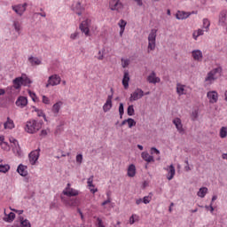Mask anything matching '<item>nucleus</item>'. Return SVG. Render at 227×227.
Listing matches in <instances>:
<instances>
[{
    "label": "nucleus",
    "instance_id": "f257e3e1",
    "mask_svg": "<svg viewBox=\"0 0 227 227\" xmlns=\"http://www.w3.org/2000/svg\"><path fill=\"white\" fill-rule=\"evenodd\" d=\"M14 90H20L21 86H29L33 84V81L27 77L25 74H22L21 76L15 78L13 81Z\"/></svg>",
    "mask_w": 227,
    "mask_h": 227
},
{
    "label": "nucleus",
    "instance_id": "f03ea898",
    "mask_svg": "<svg viewBox=\"0 0 227 227\" xmlns=\"http://www.w3.org/2000/svg\"><path fill=\"white\" fill-rule=\"evenodd\" d=\"M42 125H43V121H36V120H30V121H27L25 130L28 134H35V133L38 132V130H40V129H42Z\"/></svg>",
    "mask_w": 227,
    "mask_h": 227
},
{
    "label": "nucleus",
    "instance_id": "7ed1b4c3",
    "mask_svg": "<svg viewBox=\"0 0 227 227\" xmlns=\"http://www.w3.org/2000/svg\"><path fill=\"white\" fill-rule=\"evenodd\" d=\"M157 39V29L153 28L151 30L148 35V50L155 51V40Z\"/></svg>",
    "mask_w": 227,
    "mask_h": 227
},
{
    "label": "nucleus",
    "instance_id": "20e7f679",
    "mask_svg": "<svg viewBox=\"0 0 227 227\" xmlns=\"http://www.w3.org/2000/svg\"><path fill=\"white\" fill-rule=\"evenodd\" d=\"M59 84H61V77L58 74H52L49 76L45 88H49L50 86H58Z\"/></svg>",
    "mask_w": 227,
    "mask_h": 227
},
{
    "label": "nucleus",
    "instance_id": "39448f33",
    "mask_svg": "<svg viewBox=\"0 0 227 227\" xmlns=\"http://www.w3.org/2000/svg\"><path fill=\"white\" fill-rule=\"evenodd\" d=\"M28 158L30 164H32V166H35L36 164V160H38V159L40 158V148L32 151L28 154Z\"/></svg>",
    "mask_w": 227,
    "mask_h": 227
},
{
    "label": "nucleus",
    "instance_id": "423d86ee",
    "mask_svg": "<svg viewBox=\"0 0 227 227\" xmlns=\"http://www.w3.org/2000/svg\"><path fill=\"white\" fill-rule=\"evenodd\" d=\"M145 97V91L143 90L137 88L129 98L130 102H136V100H139V98H143Z\"/></svg>",
    "mask_w": 227,
    "mask_h": 227
},
{
    "label": "nucleus",
    "instance_id": "0eeeda50",
    "mask_svg": "<svg viewBox=\"0 0 227 227\" xmlns=\"http://www.w3.org/2000/svg\"><path fill=\"white\" fill-rule=\"evenodd\" d=\"M109 6L112 12H118V10H121V8H123V4H121L120 0H112Z\"/></svg>",
    "mask_w": 227,
    "mask_h": 227
},
{
    "label": "nucleus",
    "instance_id": "6e6552de",
    "mask_svg": "<svg viewBox=\"0 0 227 227\" xmlns=\"http://www.w3.org/2000/svg\"><path fill=\"white\" fill-rule=\"evenodd\" d=\"M173 123L179 134H185V129H184V125L182 124V120H180V118L174 119Z\"/></svg>",
    "mask_w": 227,
    "mask_h": 227
},
{
    "label": "nucleus",
    "instance_id": "1a4fd4ad",
    "mask_svg": "<svg viewBox=\"0 0 227 227\" xmlns=\"http://www.w3.org/2000/svg\"><path fill=\"white\" fill-rule=\"evenodd\" d=\"M147 82L150 84H157V82H160V78L157 77V74H155L154 71H153L148 76H147Z\"/></svg>",
    "mask_w": 227,
    "mask_h": 227
},
{
    "label": "nucleus",
    "instance_id": "9d476101",
    "mask_svg": "<svg viewBox=\"0 0 227 227\" xmlns=\"http://www.w3.org/2000/svg\"><path fill=\"white\" fill-rule=\"evenodd\" d=\"M10 143H12L13 145V152H16L18 155H21L22 154V151L20 150V145H19V141H17V139L12 137L10 138Z\"/></svg>",
    "mask_w": 227,
    "mask_h": 227
},
{
    "label": "nucleus",
    "instance_id": "9b49d317",
    "mask_svg": "<svg viewBox=\"0 0 227 227\" xmlns=\"http://www.w3.org/2000/svg\"><path fill=\"white\" fill-rule=\"evenodd\" d=\"M207 98L209 99L210 104H215L219 98V95L217 94V91H208L207 92Z\"/></svg>",
    "mask_w": 227,
    "mask_h": 227
},
{
    "label": "nucleus",
    "instance_id": "f8f14e48",
    "mask_svg": "<svg viewBox=\"0 0 227 227\" xmlns=\"http://www.w3.org/2000/svg\"><path fill=\"white\" fill-rule=\"evenodd\" d=\"M89 20H84L80 24V29L82 33H84L85 36H90V27H88Z\"/></svg>",
    "mask_w": 227,
    "mask_h": 227
},
{
    "label": "nucleus",
    "instance_id": "ddd939ff",
    "mask_svg": "<svg viewBox=\"0 0 227 227\" xmlns=\"http://www.w3.org/2000/svg\"><path fill=\"white\" fill-rule=\"evenodd\" d=\"M16 106H18V107H21V109H23V107H26V106H27V98L24 96L19 97L16 100Z\"/></svg>",
    "mask_w": 227,
    "mask_h": 227
},
{
    "label": "nucleus",
    "instance_id": "4468645a",
    "mask_svg": "<svg viewBox=\"0 0 227 227\" xmlns=\"http://www.w3.org/2000/svg\"><path fill=\"white\" fill-rule=\"evenodd\" d=\"M20 223H16V227H31V223L27 219H24V216H20Z\"/></svg>",
    "mask_w": 227,
    "mask_h": 227
},
{
    "label": "nucleus",
    "instance_id": "2eb2a0df",
    "mask_svg": "<svg viewBox=\"0 0 227 227\" xmlns=\"http://www.w3.org/2000/svg\"><path fill=\"white\" fill-rule=\"evenodd\" d=\"M192 56L195 61H201L203 59V52L200 50L192 51Z\"/></svg>",
    "mask_w": 227,
    "mask_h": 227
},
{
    "label": "nucleus",
    "instance_id": "dca6fc26",
    "mask_svg": "<svg viewBox=\"0 0 227 227\" xmlns=\"http://www.w3.org/2000/svg\"><path fill=\"white\" fill-rule=\"evenodd\" d=\"M17 172L20 176H27V166L20 164L17 168Z\"/></svg>",
    "mask_w": 227,
    "mask_h": 227
},
{
    "label": "nucleus",
    "instance_id": "f3484780",
    "mask_svg": "<svg viewBox=\"0 0 227 227\" xmlns=\"http://www.w3.org/2000/svg\"><path fill=\"white\" fill-rule=\"evenodd\" d=\"M191 13L182 11H178L176 14V18L177 19V20H184L185 19H189Z\"/></svg>",
    "mask_w": 227,
    "mask_h": 227
},
{
    "label": "nucleus",
    "instance_id": "a211bd4d",
    "mask_svg": "<svg viewBox=\"0 0 227 227\" xmlns=\"http://www.w3.org/2000/svg\"><path fill=\"white\" fill-rule=\"evenodd\" d=\"M167 171H168V176H167L168 180H173V178L175 177V173H176L175 166H173V164H171L167 168Z\"/></svg>",
    "mask_w": 227,
    "mask_h": 227
},
{
    "label": "nucleus",
    "instance_id": "6ab92c4d",
    "mask_svg": "<svg viewBox=\"0 0 227 227\" xmlns=\"http://www.w3.org/2000/svg\"><path fill=\"white\" fill-rule=\"evenodd\" d=\"M63 194H65V196H78L79 195V192L77 190H74V189H70V188H66V190L63 191Z\"/></svg>",
    "mask_w": 227,
    "mask_h": 227
},
{
    "label": "nucleus",
    "instance_id": "aec40b11",
    "mask_svg": "<svg viewBox=\"0 0 227 227\" xmlns=\"http://www.w3.org/2000/svg\"><path fill=\"white\" fill-rule=\"evenodd\" d=\"M141 157L144 160H145V162H155V159H153V156L150 155V153H148L147 152H143L141 153Z\"/></svg>",
    "mask_w": 227,
    "mask_h": 227
},
{
    "label": "nucleus",
    "instance_id": "412c9836",
    "mask_svg": "<svg viewBox=\"0 0 227 227\" xmlns=\"http://www.w3.org/2000/svg\"><path fill=\"white\" fill-rule=\"evenodd\" d=\"M4 217L3 218V220L5 223H13V221H15V213L11 212L8 215L6 214V212H4Z\"/></svg>",
    "mask_w": 227,
    "mask_h": 227
},
{
    "label": "nucleus",
    "instance_id": "4be33fe9",
    "mask_svg": "<svg viewBox=\"0 0 227 227\" xmlns=\"http://www.w3.org/2000/svg\"><path fill=\"white\" fill-rule=\"evenodd\" d=\"M129 81H130V77L129 76V71L124 72V75L122 78V85L124 90H129Z\"/></svg>",
    "mask_w": 227,
    "mask_h": 227
},
{
    "label": "nucleus",
    "instance_id": "5701e85b",
    "mask_svg": "<svg viewBox=\"0 0 227 227\" xmlns=\"http://www.w3.org/2000/svg\"><path fill=\"white\" fill-rule=\"evenodd\" d=\"M12 10L21 17V15H24L25 9L22 7V4H18V5H12Z\"/></svg>",
    "mask_w": 227,
    "mask_h": 227
},
{
    "label": "nucleus",
    "instance_id": "b1692460",
    "mask_svg": "<svg viewBox=\"0 0 227 227\" xmlns=\"http://www.w3.org/2000/svg\"><path fill=\"white\" fill-rule=\"evenodd\" d=\"M224 22H226V12L223 11L220 12L218 24L219 26H224Z\"/></svg>",
    "mask_w": 227,
    "mask_h": 227
},
{
    "label": "nucleus",
    "instance_id": "393cba45",
    "mask_svg": "<svg viewBox=\"0 0 227 227\" xmlns=\"http://www.w3.org/2000/svg\"><path fill=\"white\" fill-rule=\"evenodd\" d=\"M128 176H130L131 178L136 176V165L131 164L128 168Z\"/></svg>",
    "mask_w": 227,
    "mask_h": 227
},
{
    "label": "nucleus",
    "instance_id": "a878e982",
    "mask_svg": "<svg viewBox=\"0 0 227 227\" xmlns=\"http://www.w3.org/2000/svg\"><path fill=\"white\" fill-rule=\"evenodd\" d=\"M207 192H208V188L201 187V188H200L199 192H197V196H199V198H205V196H207Z\"/></svg>",
    "mask_w": 227,
    "mask_h": 227
},
{
    "label": "nucleus",
    "instance_id": "bb28decb",
    "mask_svg": "<svg viewBox=\"0 0 227 227\" xmlns=\"http://www.w3.org/2000/svg\"><path fill=\"white\" fill-rule=\"evenodd\" d=\"M28 61L32 65V67L35 65H42V60H39V59L36 57H33V56L29 57Z\"/></svg>",
    "mask_w": 227,
    "mask_h": 227
},
{
    "label": "nucleus",
    "instance_id": "cd10ccee",
    "mask_svg": "<svg viewBox=\"0 0 227 227\" xmlns=\"http://www.w3.org/2000/svg\"><path fill=\"white\" fill-rule=\"evenodd\" d=\"M61 106H63V102L61 101L55 103L52 106V112L55 114H58V113H59V110L61 109Z\"/></svg>",
    "mask_w": 227,
    "mask_h": 227
},
{
    "label": "nucleus",
    "instance_id": "c85d7f7f",
    "mask_svg": "<svg viewBox=\"0 0 227 227\" xmlns=\"http://www.w3.org/2000/svg\"><path fill=\"white\" fill-rule=\"evenodd\" d=\"M4 129H15V124L13 123V121L11 120L9 117L7 118V121L4 124Z\"/></svg>",
    "mask_w": 227,
    "mask_h": 227
},
{
    "label": "nucleus",
    "instance_id": "c756f323",
    "mask_svg": "<svg viewBox=\"0 0 227 227\" xmlns=\"http://www.w3.org/2000/svg\"><path fill=\"white\" fill-rule=\"evenodd\" d=\"M112 107H113V101H106V103L103 106L104 113H107V112L111 111Z\"/></svg>",
    "mask_w": 227,
    "mask_h": 227
},
{
    "label": "nucleus",
    "instance_id": "7c9ffc66",
    "mask_svg": "<svg viewBox=\"0 0 227 227\" xmlns=\"http://www.w3.org/2000/svg\"><path fill=\"white\" fill-rule=\"evenodd\" d=\"M215 79H217L215 77V75L212 73V71H210L209 73H207V77L205 78L206 82H212V81H215Z\"/></svg>",
    "mask_w": 227,
    "mask_h": 227
},
{
    "label": "nucleus",
    "instance_id": "2f4dec72",
    "mask_svg": "<svg viewBox=\"0 0 227 227\" xmlns=\"http://www.w3.org/2000/svg\"><path fill=\"white\" fill-rule=\"evenodd\" d=\"M227 137V127L223 126L220 129V137L224 139Z\"/></svg>",
    "mask_w": 227,
    "mask_h": 227
},
{
    "label": "nucleus",
    "instance_id": "473e14b6",
    "mask_svg": "<svg viewBox=\"0 0 227 227\" xmlns=\"http://www.w3.org/2000/svg\"><path fill=\"white\" fill-rule=\"evenodd\" d=\"M13 27L15 29L16 33L20 34V30L22 29V27L20 26V22L19 21H13Z\"/></svg>",
    "mask_w": 227,
    "mask_h": 227
},
{
    "label": "nucleus",
    "instance_id": "72a5a7b5",
    "mask_svg": "<svg viewBox=\"0 0 227 227\" xmlns=\"http://www.w3.org/2000/svg\"><path fill=\"white\" fill-rule=\"evenodd\" d=\"M8 171H10V165L0 164V173H8Z\"/></svg>",
    "mask_w": 227,
    "mask_h": 227
},
{
    "label": "nucleus",
    "instance_id": "f704fd0d",
    "mask_svg": "<svg viewBox=\"0 0 227 227\" xmlns=\"http://www.w3.org/2000/svg\"><path fill=\"white\" fill-rule=\"evenodd\" d=\"M127 114H128V116H134L135 110H134V106L133 105H130V106H128Z\"/></svg>",
    "mask_w": 227,
    "mask_h": 227
},
{
    "label": "nucleus",
    "instance_id": "c9c22d12",
    "mask_svg": "<svg viewBox=\"0 0 227 227\" xmlns=\"http://www.w3.org/2000/svg\"><path fill=\"white\" fill-rule=\"evenodd\" d=\"M124 114H125V108L123 106V103H120V105H119V114H120L121 120V118H123Z\"/></svg>",
    "mask_w": 227,
    "mask_h": 227
},
{
    "label": "nucleus",
    "instance_id": "e433bc0d",
    "mask_svg": "<svg viewBox=\"0 0 227 227\" xmlns=\"http://www.w3.org/2000/svg\"><path fill=\"white\" fill-rule=\"evenodd\" d=\"M203 27H204V29H206L207 32L210 28V20H208V19L203 20Z\"/></svg>",
    "mask_w": 227,
    "mask_h": 227
},
{
    "label": "nucleus",
    "instance_id": "4c0bfd02",
    "mask_svg": "<svg viewBox=\"0 0 227 227\" xmlns=\"http://www.w3.org/2000/svg\"><path fill=\"white\" fill-rule=\"evenodd\" d=\"M127 123H128L129 129H132V127H136V123H137V122L135 121L134 119H132V118H128V119H127Z\"/></svg>",
    "mask_w": 227,
    "mask_h": 227
},
{
    "label": "nucleus",
    "instance_id": "58836bf2",
    "mask_svg": "<svg viewBox=\"0 0 227 227\" xmlns=\"http://www.w3.org/2000/svg\"><path fill=\"white\" fill-rule=\"evenodd\" d=\"M211 73L214 74L215 75L217 74H222L223 73V67H218L216 68H214L213 70H211Z\"/></svg>",
    "mask_w": 227,
    "mask_h": 227
},
{
    "label": "nucleus",
    "instance_id": "ea45409f",
    "mask_svg": "<svg viewBox=\"0 0 227 227\" xmlns=\"http://www.w3.org/2000/svg\"><path fill=\"white\" fill-rule=\"evenodd\" d=\"M129 65H130V60L121 59L122 68H127V67H129Z\"/></svg>",
    "mask_w": 227,
    "mask_h": 227
},
{
    "label": "nucleus",
    "instance_id": "a19ab883",
    "mask_svg": "<svg viewBox=\"0 0 227 227\" xmlns=\"http://www.w3.org/2000/svg\"><path fill=\"white\" fill-rule=\"evenodd\" d=\"M143 203H145V205H148V203H150V201H152V196L148 195L145 196L142 199Z\"/></svg>",
    "mask_w": 227,
    "mask_h": 227
},
{
    "label": "nucleus",
    "instance_id": "79ce46f5",
    "mask_svg": "<svg viewBox=\"0 0 227 227\" xmlns=\"http://www.w3.org/2000/svg\"><path fill=\"white\" fill-rule=\"evenodd\" d=\"M76 162L81 166L82 164V154H77L76 155Z\"/></svg>",
    "mask_w": 227,
    "mask_h": 227
},
{
    "label": "nucleus",
    "instance_id": "37998d69",
    "mask_svg": "<svg viewBox=\"0 0 227 227\" xmlns=\"http://www.w3.org/2000/svg\"><path fill=\"white\" fill-rule=\"evenodd\" d=\"M87 184H88L89 187H95V185H93V176H90L88 178Z\"/></svg>",
    "mask_w": 227,
    "mask_h": 227
},
{
    "label": "nucleus",
    "instance_id": "c03bdc74",
    "mask_svg": "<svg viewBox=\"0 0 227 227\" xmlns=\"http://www.w3.org/2000/svg\"><path fill=\"white\" fill-rule=\"evenodd\" d=\"M118 26L121 27V29L125 28V26H127V21L121 20L118 23Z\"/></svg>",
    "mask_w": 227,
    "mask_h": 227
},
{
    "label": "nucleus",
    "instance_id": "a18cd8bd",
    "mask_svg": "<svg viewBox=\"0 0 227 227\" xmlns=\"http://www.w3.org/2000/svg\"><path fill=\"white\" fill-rule=\"evenodd\" d=\"M151 153L152 155H153V153H155L156 155H160V151H159V149H157L156 147H152Z\"/></svg>",
    "mask_w": 227,
    "mask_h": 227
},
{
    "label": "nucleus",
    "instance_id": "49530a36",
    "mask_svg": "<svg viewBox=\"0 0 227 227\" xmlns=\"http://www.w3.org/2000/svg\"><path fill=\"white\" fill-rule=\"evenodd\" d=\"M192 120L193 121H195V120H198V111L194 110L192 113Z\"/></svg>",
    "mask_w": 227,
    "mask_h": 227
},
{
    "label": "nucleus",
    "instance_id": "de8ad7c7",
    "mask_svg": "<svg viewBox=\"0 0 227 227\" xmlns=\"http://www.w3.org/2000/svg\"><path fill=\"white\" fill-rule=\"evenodd\" d=\"M70 38L71 40H77V38H79V32H74V34H71Z\"/></svg>",
    "mask_w": 227,
    "mask_h": 227
},
{
    "label": "nucleus",
    "instance_id": "09e8293b",
    "mask_svg": "<svg viewBox=\"0 0 227 227\" xmlns=\"http://www.w3.org/2000/svg\"><path fill=\"white\" fill-rule=\"evenodd\" d=\"M184 86H179V87H177L176 88V91H177V93H178V95H184Z\"/></svg>",
    "mask_w": 227,
    "mask_h": 227
},
{
    "label": "nucleus",
    "instance_id": "8fccbe9b",
    "mask_svg": "<svg viewBox=\"0 0 227 227\" xmlns=\"http://www.w3.org/2000/svg\"><path fill=\"white\" fill-rule=\"evenodd\" d=\"M203 35H204V31H203L202 29H198V30H197V35H196V37H195V40H198V37H199V36H203Z\"/></svg>",
    "mask_w": 227,
    "mask_h": 227
},
{
    "label": "nucleus",
    "instance_id": "3c124183",
    "mask_svg": "<svg viewBox=\"0 0 227 227\" xmlns=\"http://www.w3.org/2000/svg\"><path fill=\"white\" fill-rule=\"evenodd\" d=\"M43 104L49 105L51 104V100L46 96H43Z\"/></svg>",
    "mask_w": 227,
    "mask_h": 227
},
{
    "label": "nucleus",
    "instance_id": "603ef678",
    "mask_svg": "<svg viewBox=\"0 0 227 227\" xmlns=\"http://www.w3.org/2000/svg\"><path fill=\"white\" fill-rule=\"evenodd\" d=\"M213 203L211 202L209 206H205V208H207V210H210L211 214L214 213V206H212Z\"/></svg>",
    "mask_w": 227,
    "mask_h": 227
},
{
    "label": "nucleus",
    "instance_id": "864d4df0",
    "mask_svg": "<svg viewBox=\"0 0 227 227\" xmlns=\"http://www.w3.org/2000/svg\"><path fill=\"white\" fill-rule=\"evenodd\" d=\"M30 97L32 98L33 102H36V98H35V97H36V94L34 92H31V90L28 91Z\"/></svg>",
    "mask_w": 227,
    "mask_h": 227
},
{
    "label": "nucleus",
    "instance_id": "5fc2aeb1",
    "mask_svg": "<svg viewBox=\"0 0 227 227\" xmlns=\"http://www.w3.org/2000/svg\"><path fill=\"white\" fill-rule=\"evenodd\" d=\"M77 10H82V6H81V2H77L75 7H74V12Z\"/></svg>",
    "mask_w": 227,
    "mask_h": 227
},
{
    "label": "nucleus",
    "instance_id": "6e6d98bb",
    "mask_svg": "<svg viewBox=\"0 0 227 227\" xmlns=\"http://www.w3.org/2000/svg\"><path fill=\"white\" fill-rule=\"evenodd\" d=\"M98 59H99V61H102V59H104V54L101 51H98Z\"/></svg>",
    "mask_w": 227,
    "mask_h": 227
},
{
    "label": "nucleus",
    "instance_id": "4d7b16f0",
    "mask_svg": "<svg viewBox=\"0 0 227 227\" xmlns=\"http://www.w3.org/2000/svg\"><path fill=\"white\" fill-rule=\"evenodd\" d=\"M40 136H41L42 137H45V136H47V129H43V130L41 131Z\"/></svg>",
    "mask_w": 227,
    "mask_h": 227
},
{
    "label": "nucleus",
    "instance_id": "13d9d810",
    "mask_svg": "<svg viewBox=\"0 0 227 227\" xmlns=\"http://www.w3.org/2000/svg\"><path fill=\"white\" fill-rule=\"evenodd\" d=\"M109 203H111V199L110 198H108L106 200H105L104 202H102V207H104V206H106V205H107V204H109Z\"/></svg>",
    "mask_w": 227,
    "mask_h": 227
},
{
    "label": "nucleus",
    "instance_id": "bf43d9fd",
    "mask_svg": "<svg viewBox=\"0 0 227 227\" xmlns=\"http://www.w3.org/2000/svg\"><path fill=\"white\" fill-rule=\"evenodd\" d=\"M37 116H39V118L40 117H43V116H45V114L43 113V111H42V110H39L38 112H37Z\"/></svg>",
    "mask_w": 227,
    "mask_h": 227
},
{
    "label": "nucleus",
    "instance_id": "052dcab7",
    "mask_svg": "<svg viewBox=\"0 0 227 227\" xmlns=\"http://www.w3.org/2000/svg\"><path fill=\"white\" fill-rule=\"evenodd\" d=\"M136 223V220H134V215H131L130 217H129V223L130 224H134Z\"/></svg>",
    "mask_w": 227,
    "mask_h": 227
},
{
    "label": "nucleus",
    "instance_id": "680f3d73",
    "mask_svg": "<svg viewBox=\"0 0 227 227\" xmlns=\"http://www.w3.org/2000/svg\"><path fill=\"white\" fill-rule=\"evenodd\" d=\"M134 1L137 3V6H143V0H134Z\"/></svg>",
    "mask_w": 227,
    "mask_h": 227
},
{
    "label": "nucleus",
    "instance_id": "e2e57ef3",
    "mask_svg": "<svg viewBox=\"0 0 227 227\" xmlns=\"http://www.w3.org/2000/svg\"><path fill=\"white\" fill-rule=\"evenodd\" d=\"M113 95H114V94L109 95V96L107 97L106 101H108V102H113Z\"/></svg>",
    "mask_w": 227,
    "mask_h": 227
},
{
    "label": "nucleus",
    "instance_id": "0e129e2a",
    "mask_svg": "<svg viewBox=\"0 0 227 227\" xmlns=\"http://www.w3.org/2000/svg\"><path fill=\"white\" fill-rule=\"evenodd\" d=\"M137 205H141L143 203V199H138L136 200Z\"/></svg>",
    "mask_w": 227,
    "mask_h": 227
},
{
    "label": "nucleus",
    "instance_id": "69168bd1",
    "mask_svg": "<svg viewBox=\"0 0 227 227\" xmlns=\"http://www.w3.org/2000/svg\"><path fill=\"white\" fill-rule=\"evenodd\" d=\"M75 13H76V15H79V16L82 15V10L75 11Z\"/></svg>",
    "mask_w": 227,
    "mask_h": 227
},
{
    "label": "nucleus",
    "instance_id": "338daca9",
    "mask_svg": "<svg viewBox=\"0 0 227 227\" xmlns=\"http://www.w3.org/2000/svg\"><path fill=\"white\" fill-rule=\"evenodd\" d=\"M4 141V136H0V145H3Z\"/></svg>",
    "mask_w": 227,
    "mask_h": 227
},
{
    "label": "nucleus",
    "instance_id": "774afa93",
    "mask_svg": "<svg viewBox=\"0 0 227 227\" xmlns=\"http://www.w3.org/2000/svg\"><path fill=\"white\" fill-rule=\"evenodd\" d=\"M4 93H6V91L4 90V89H0V96H1V95H4Z\"/></svg>",
    "mask_w": 227,
    "mask_h": 227
}]
</instances>
